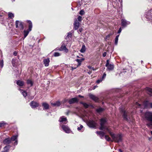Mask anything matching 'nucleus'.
<instances>
[{
    "label": "nucleus",
    "mask_w": 152,
    "mask_h": 152,
    "mask_svg": "<svg viewBox=\"0 0 152 152\" xmlns=\"http://www.w3.org/2000/svg\"><path fill=\"white\" fill-rule=\"evenodd\" d=\"M108 133L111 136L113 141L116 142H119L122 141V136L121 134H115L111 132V130Z\"/></svg>",
    "instance_id": "obj_1"
},
{
    "label": "nucleus",
    "mask_w": 152,
    "mask_h": 152,
    "mask_svg": "<svg viewBox=\"0 0 152 152\" xmlns=\"http://www.w3.org/2000/svg\"><path fill=\"white\" fill-rule=\"evenodd\" d=\"M100 126L99 128L100 130H106L108 132L111 130V129L109 127L105 125L106 122V121L105 119L102 118L100 120Z\"/></svg>",
    "instance_id": "obj_2"
},
{
    "label": "nucleus",
    "mask_w": 152,
    "mask_h": 152,
    "mask_svg": "<svg viewBox=\"0 0 152 152\" xmlns=\"http://www.w3.org/2000/svg\"><path fill=\"white\" fill-rule=\"evenodd\" d=\"M146 120L148 121L147 124V125L149 127L152 126V112H146L145 115Z\"/></svg>",
    "instance_id": "obj_3"
},
{
    "label": "nucleus",
    "mask_w": 152,
    "mask_h": 152,
    "mask_svg": "<svg viewBox=\"0 0 152 152\" xmlns=\"http://www.w3.org/2000/svg\"><path fill=\"white\" fill-rule=\"evenodd\" d=\"M106 66L107 67V69L109 71L112 70L114 68V66L113 64H110L109 60L107 61Z\"/></svg>",
    "instance_id": "obj_4"
},
{
    "label": "nucleus",
    "mask_w": 152,
    "mask_h": 152,
    "mask_svg": "<svg viewBox=\"0 0 152 152\" xmlns=\"http://www.w3.org/2000/svg\"><path fill=\"white\" fill-rule=\"evenodd\" d=\"M16 28H18L20 30H23L24 28V26L23 23L18 20L16 21Z\"/></svg>",
    "instance_id": "obj_5"
},
{
    "label": "nucleus",
    "mask_w": 152,
    "mask_h": 152,
    "mask_svg": "<svg viewBox=\"0 0 152 152\" xmlns=\"http://www.w3.org/2000/svg\"><path fill=\"white\" fill-rule=\"evenodd\" d=\"M97 125V123L93 121H90L88 123V125L90 127L95 128Z\"/></svg>",
    "instance_id": "obj_6"
},
{
    "label": "nucleus",
    "mask_w": 152,
    "mask_h": 152,
    "mask_svg": "<svg viewBox=\"0 0 152 152\" xmlns=\"http://www.w3.org/2000/svg\"><path fill=\"white\" fill-rule=\"evenodd\" d=\"M130 24V22L127 21L126 20L124 19H123L121 20V25L124 27L126 26L127 25H129Z\"/></svg>",
    "instance_id": "obj_7"
},
{
    "label": "nucleus",
    "mask_w": 152,
    "mask_h": 152,
    "mask_svg": "<svg viewBox=\"0 0 152 152\" xmlns=\"http://www.w3.org/2000/svg\"><path fill=\"white\" fill-rule=\"evenodd\" d=\"M63 130L66 133H70L71 132L70 129L66 126L63 125L62 126Z\"/></svg>",
    "instance_id": "obj_8"
},
{
    "label": "nucleus",
    "mask_w": 152,
    "mask_h": 152,
    "mask_svg": "<svg viewBox=\"0 0 152 152\" xmlns=\"http://www.w3.org/2000/svg\"><path fill=\"white\" fill-rule=\"evenodd\" d=\"M121 111L123 113L124 119L127 121H129V118H127V113L126 112L125 110L124 109H121Z\"/></svg>",
    "instance_id": "obj_9"
},
{
    "label": "nucleus",
    "mask_w": 152,
    "mask_h": 152,
    "mask_svg": "<svg viewBox=\"0 0 152 152\" xmlns=\"http://www.w3.org/2000/svg\"><path fill=\"white\" fill-rule=\"evenodd\" d=\"M78 100L76 97L72 98L69 99L68 101V102L70 104H73L75 102H77Z\"/></svg>",
    "instance_id": "obj_10"
},
{
    "label": "nucleus",
    "mask_w": 152,
    "mask_h": 152,
    "mask_svg": "<svg viewBox=\"0 0 152 152\" xmlns=\"http://www.w3.org/2000/svg\"><path fill=\"white\" fill-rule=\"evenodd\" d=\"M60 51H64L65 52L67 53L68 51V50L66 48L65 45L64 44L62 45L60 48L59 49Z\"/></svg>",
    "instance_id": "obj_11"
},
{
    "label": "nucleus",
    "mask_w": 152,
    "mask_h": 152,
    "mask_svg": "<svg viewBox=\"0 0 152 152\" xmlns=\"http://www.w3.org/2000/svg\"><path fill=\"white\" fill-rule=\"evenodd\" d=\"M79 22L77 20V19H75L74 23V29L75 30L77 29L79 27Z\"/></svg>",
    "instance_id": "obj_12"
},
{
    "label": "nucleus",
    "mask_w": 152,
    "mask_h": 152,
    "mask_svg": "<svg viewBox=\"0 0 152 152\" xmlns=\"http://www.w3.org/2000/svg\"><path fill=\"white\" fill-rule=\"evenodd\" d=\"M89 96L91 99L95 102H97L98 100L99 99L98 98L92 94H89Z\"/></svg>",
    "instance_id": "obj_13"
},
{
    "label": "nucleus",
    "mask_w": 152,
    "mask_h": 152,
    "mask_svg": "<svg viewBox=\"0 0 152 152\" xmlns=\"http://www.w3.org/2000/svg\"><path fill=\"white\" fill-rule=\"evenodd\" d=\"M18 136L17 135H15L13 136L11 138V140L12 141H15L14 142V145H17L18 144L17 138Z\"/></svg>",
    "instance_id": "obj_14"
},
{
    "label": "nucleus",
    "mask_w": 152,
    "mask_h": 152,
    "mask_svg": "<svg viewBox=\"0 0 152 152\" xmlns=\"http://www.w3.org/2000/svg\"><path fill=\"white\" fill-rule=\"evenodd\" d=\"M30 106L32 108H35L39 106V104L37 102L32 101L30 103Z\"/></svg>",
    "instance_id": "obj_15"
},
{
    "label": "nucleus",
    "mask_w": 152,
    "mask_h": 152,
    "mask_svg": "<svg viewBox=\"0 0 152 152\" xmlns=\"http://www.w3.org/2000/svg\"><path fill=\"white\" fill-rule=\"evenodd\" d=\"M96 133L99 135L101 139H103V137L104 136L105 137V133L104 132L102 131H97L96 132Z\"/></svg>",
    "instance_id": "obj_16"
},
{
    "label": "nucleus",
    "mask_w": 152,
    "mask_h": 152,
    "mask_svg": "<svg viewBox=\"0 0 152 152\" xmlns=\"http://www.w3.org/2000/svg\"><path fill=\"white\" fill-rule=\"evenodd\" d=\"M150 103L148 101H145L143 103V105L145 108H150Z\"/></svg>",
    "instance_id": "obj_17"
},
{
    "label": "nucleus",
    "mask_w": 152,
    "mask_h": 152,
    "mask_svg": "<svg viewBox=\"0 0 152 152\" xmlns=\"http://www.w3.org/2000/svg\"><path fill=\"white\" fill-rule=\"evenodd\" d=\"M147 93L150 96H152V89L148 87L146 88Z\"/></svg>",
    "instance_id": "obj_18"
},
{
    "label": "nucleus",
    "mask_w": 152,
    "mask_h": 152,
    "mask_svg": "<svg viewBox=\"0 0 152 152\" xmlns=\"http://www.w3.org/2000/svg\"><path fill=\"white\" fill-rule=\"evenodd\" d=\"M59 121L60 122H65V123H64L65 124H66L67 123V119L66 118H64L63 116L61 117L59 120Z\"/></svg>",
    "instance_id": "obj_19"
},
{
    "label": "nucleus",
    "mask_w": 152,
    "mask_h": 152,
    "mask_svg": "<svg viewBox=\"0 0 152 152\" xmlns=\"http://www.w3.org/2000/svg\"><path fill=\"white\" fill-rule=\"evenodd\" d=\"M10 149L9 145H7L4 148L2 152H9Z\"/></svg>",
    "instance_id": "obj_20"
},
{
    "label": "nucleus",
    "mask_w": 152,
    "mask_h": 152,
    "mask_svg": "<svg viewBox=\"0 0 152 152\" xmlns=\"http://www.w3.org/2000/svg\"><path fill=\"white\" fill-rule=\"evenodd\" d=\"M49 62L50 60L49 59H46L44 60V63L45 66H48L49 65Z\"/></svg>",
    "instance_id": "obj_21"
},
{
    "label": "nucleus",
    "mask_w": 152,
    "mask_h": 152,
    "mask_svg": "<svg viewBox=\"0 0 152 152\" xmlns=\"http://www.w3.org/2000/svg\"><path fill=\"white\" fill-rule=\"evenodd\" d=\"M16 83L18 86H22L24 85V82L22 81L18 80L17 81Z\"/></svg>",
    "instance_id": "obj_22"
},
{
    "label": "nucleus",
    "mask_w": 152,
    "mask_h": 152,
    "mask_svg": "<svg viewBox=\"0 0 152 152\" xmlns=\"http://www.w3.org/2000/svg\"><path fill=\"white\" fill-rule=\"evenodd\" d=\"M51 104L54 106H59L61 105V103L59 101H57L54 103H51Z\"/></svg>",
    "instance_id": "obj_23"
},
{
    "label": "nucleus",
    "mask_w": 152,
    "mask_h": 152,
    "mask_svg": "<svg viewBox=\"0 0 152 152\" xmlns=\"http://www.w3.org/2000/svg\"><path fill=\"white\" fill-rule=\"evenodd\" d=\"M27 22L29 24L28 29L29 31H30L31 30V29L32 27V23L31 22L30 20H28Z\"/></svg>",
    "instance_id": "obj_24"
},
{
    "label": "nucleus",
    "mask_w": 152,
    "mask_h": 152,
    "mask_svg": "<svg viewBox=\"0 0 152 152\" xmlns=\"http://www.w3.org/2000/svg\"><path fill=\"white\" fill-rule=\"evenodd\" d=\"M104 137L105 139L107 140V141H111V142H113V139H111L108 135H105Z\"/></svg>",
    "instance_id": "obj_25"
},
{
    "label": "nucleus",
    "mask_w": 152,
    "mask_h": 152,
    "mask_svg": "<svg viewBox=\"0 0 152 152\" xmlns=\"http://www.w3.org/2000/svg\"><path fill=\"white\" fill-rule=\"evenodd\" d=\"M3 143L4 144L7 145L10 143V139L7 138L4 140Z\"/></svg>",
    "instance_id": "obj_26"
},
{
    "label": "nucleus",
    "mask_w": 152,
    "mask_h": 152,
    "mask_svg": "<svg viewBox=\"0 0 152 152\" xmlns=\"http://www.w3.org/2000/svg\"><path fill=\"white\" fill-rule=\"evenodd\" d=\"M42 105L44 107L45 109H48L49 108V105L48 104L46 103H43L42 104Z\"/></svg>",
    "instance_id": "obj_27"
},
{
    "label": "nucleus",
    "mask_w": 152,
    "mask_h": 152,
    "mask_svg": "<svg viewBox=\"0 0 152 152\" xmlns=\"http://www.w3.org/2000/svg\"><path fill=\"white\" fill-rule=\"evenodd\" d=\"M27 83L28 85H29L30 86H32L33 84V82L31 80H27Z\"/></svg>",
    "instance_id": "obj_28"
},
{
    "label": "nucleus",
    "mask_w": 152,
    "mask_h": 152,
    "mask_svg": "<svg viewBox=\"0 0 152 152\" xmlns=\"http://www.w3.org/2000/svg\"><path fill=\"white\" fill-rule=\"evenodd\" d=\"M84 60V59L83 58H82L81 59H77L76 60V61L78 63V64L77 65V66L80 65L82 61H83Z\"/></svg>",
    "instance_id": "obj_29"
},
{
    "label": "nucleus",
    "mask_w": 152,
    "mask_h": 152,
    "mask_svg": "<svg viewBox=\"0 0 152 152\" xmlns=\"http://www.w3.org/2000/svg\"><path fill=\"white\" fill-rule=\"evenodd\" d=\"M86 51V47L85 45L82 46V48L80 50V52L81 53H84Z\"/></svg>",
    "instance_id": "obj_30"
},
{
    "label": "nucleus",
    "mask_w": 152,
    "mask_h": 152,
    "mask_svg": "<svg viewBox=\"0 0 152 152\" xmlns=\"http://www.w3.org/2000/svg\"><path fill=\"white\" fill-rule=\"evenodd\" d=\"M16 60L15 59H13L12 61V65L14 67L16 66Z\"/></svg>",
    "instance_id": "obj_31"
},
{
    "label": "nucleus",
    "mask_w": 152,
    "mask_h": 152,
    "mask_svg": "<svg viewBox=\"0 0 152 152\" xmlns=\"http://www.w3.org/2000/svg\"><path fill=\"white\" fill-rule=\"evenodd\" d=\"M29 31L27 30H24V38H25L28 35Z\"/></svg>",
    "instance_id": "obj_32"
},
{
    "label": "nucleus",
    "mask_w": 152,
    "mask_h": 152,
    "mask_svg": "<svg viewBox=\"0 0 152 152\" xmlns=\"http://www.w3.org/2000/svg\"><path fill=\"white\" fill-rule=\"evenodd\" d=\"M151 13V14H152L151 15V16H150V18H149V19H151V18H152V9H151L150 11H149L147 13V15L148 16Z\"/></svg>",
    "instance_id": "obj_33"
},
{
    "label": "nucleus",
    "mask_w": 152,
    "mask_h": 152,
    "mask_svg": "<svg viewBox=\"0 0 152 152\" xmlns=\"http://www.w3.org/2000/svg\"><path fill=\"white\" fill-rule=\"evenodd\" d=\"M21 92L23 96L26 97L27 95V93L26 92L23 90H22Z\"/></svg>",
    "instance_id": "obj_34"
},
{
    "label": "nucleus",
    "mask_w": 152,
    "mask_h": 152,
    "mask_svg": "<svg viewBox=\"0 0 152 152\" xmlns=\"http://www.w3.org/2000/svg\"><path fill=\"white\" fill-rule=\"evenodd\" d=\"M81 103L83 104V106L86 108H88V105L86 103L81 102Z\"/></svg>",
    "instance_id": "obj_35"
},
{
    "label": "nucleus",
    "mask_w": 152,
    "mask_h": 152,
    "mask_svg": "<svg viewBox=\"0 0 152 152\" xmlns=\"http://www.w3.org/2000/svg\"><path fill=\"white\" fill-rule=\"evenodd\" d=\"M104 110V109L102 108H99L96 110V111L98 112H100Z\"/></svg>",
    "instance_id": "obj_36"
},
{
    "label": "nucleus",
    "mask_w": 152,
    "mask_h": 152,
    "mask_svg": "<svg viewBox=\"0 0 152 152\" xmlns=\"http://www.w3.org/2000/svg\"><path fill=\"white\" fill-rule=\"evenodd\" d=\"M60 55V54L58 52H55L54 53L53 56H54L57 57L59 56Z\"/></svg>",
    "instance_id": "obj_37"
},
{
    "label": "nucleus",
    "mask_w": 152,
    "mask_h": 152,
    "mask_svg": "<svg viewBox=\"0 0 152 152\" xmlns=\"http://www.w3.org/2000/svg\"><path fill=\"white\" fill-rule=\"evenodd\" d=\"M3 60H1L0 61V66L1 68H2L3 66Z\"/></svg>",
    "instance_id": "obj_38"
},
{
    "label": "nucleus",
    "mask_w": 152,
    "mask_h": 152,
    "mask_svg": "<svg viewBox=\"0 0 152 152\" xmlns=\"http://www.w3.org/2000/svg\"><path fill=\"white\" fill-rule=\"evenodd\" d=\"M82 20V17L81 16L79 15L78 17L77 20L79 22L81 21Z\"/></svg>",
    "instance_id": "obj_39"
},
{
    "label": "nucleus",
    "mask_w": 152,
    "mask_h": 152,
    "mask_svg": "<svg viewBox=\"0 0 152 152\" xmlns=\"http://www.w3.org/2000/svg\"><path fill=\"white\" fill-rule=\"evenodd\" d=\"M85 14V12L83 10H82L79 12V14L81 15H83Z\"/></svg>",
    "instance_id": "obj_40"
},
{
    "label": "nucleus",
    "mask_w": 152,
    "mask_h": 152,
    "mask_svg": "<svg viewBox=\"0 0 152 152\" xmlns=\"http://www.w3.org/2000/svg\"><path fill=\"white\" fill-rule=\"evenodd\" d=\"M5 124V123L4 122H0V127H3Z\"/></svg>",
    "instance_id": "obj_41"
},
{
    "label": "nucleus",
    "mask_w": 152,
    "mask_h": 152,
    "mask_svg": "<svg viewBox=\"0 0 152 152\" xmlns=\"http://www.w3.org/2000/svg\"><path fill=\"white\" fill-rule=\"evenodd\" d=\"M72 36V34L71 33V32L68 33L66 37H68V38H69V37H71Z\"/></svg>",
    "instance_id": "obj_42"
},
{
    "label": "nucleus",
    "mask_w": 152,
    "mask_h": 152,
    "mask_svg": "<svg viewBox=\"0 0 152 152\" xmlns=\"http://www.w3.org/2000/svg\"><path fill=\"white\" fill-rule=\"evenodd\" d=\"M83 126L82 125H80V127H78L77 128V130L78 131L80 130L83 128Z\"/></svg>",
    "instance_id": "obj_43"
},
{
    "label": "nucleus",
    "mask_w": 152,
    "mask_h": 152,
    "mask_svg": "<svg viewBox=\"0 0 152 152\" xmlns=\"http://www.w3.org/2000/svg\"><path fill=\"white\" fill-rule=\"evenodd\" d=\"M14 15L13 14L10 13V18H13L14 17Z\"/></svg>",
    "instance_id": "obj_44"
},
{
    "label": "nucleus",
    "mask_w": 152,
    "mask_h": 152,
    "mask_svg": "<svg viewBox=\"0 0 152 152\" xmlns=\"http://www.w3.org/2000/svg\"><path fill=\"white\" fill-rule=\"evenodd\" d=\"M118 38H117L115 37V44L116 45H117L118 43Z\"/></svg>",
    "instance_id": "obj_45"
},
{
    "label": "nucleus",
    "mask_w": 152,
    "mask_h": 152,
    "mask_svg": "<svg viewBox=\"0 0 152 152\" xmlns=\"http://www.w3.org/2000/svg\"><path fill=\"white\" fill-rule=\"evenodd\" d=\"M135 106L136 107H139L140 106V104H139V103H138L137 102H136L135 103Z\"/></svg>",
    "instance_id": "obj_46"
},
{
    "label": "nucleus",
    "mask_w": 152,
    "mask_h": 152,
    "mask_svg": "<svg viewBox=\"0 0 152 152\" xmlns=\"http://www.w3.org/2000/svg\"><path fill=\"white\" fill-rule=\"evenodd\" d=\"M103 79H101L98 80L96 81V83H99L100 82H101L102 81V80Z\"/></svg>",
    "instance_id": "obj_47"
},
{
    "label": "nucleus",
    "mask_w": 152,
    "mask_h": 152,
    "mask_svg": "<svg viewBox=\"0 0 152 152\" xmlns=\"http://www.w3.org/2000/svg\"><path fill=\"white\" fill-rule=\"evenodd\" d=\"M18 53V52L17 51H15L13 52V54L14 56H16Z\"/></svg>",
    "instance_id": "obj_48"
},
{
    "label": "nucleus",
    "mask_w": 152,
    "mask_h": 152,
    "mask_svg": "<svg viewBox=\"0 0 152 152\" xmlns=\"http://www.w3.org/2000/svg\"><path fill=\"white\" fill-rule=\"evenodd\" d=\"M106 74L105 73H104L102 76V79H103L104 78H105V77L106 76Z\"/></svg>",
    "instance_id": "obj_49"
},
{
    "label": "nucleus",
    "mask_w": 152,
    "mask_h": 152,
    "mask_svg": "<svg viewBox=\"0 0 152 152\" xmlns=\"http://www.w3.org/2000/svg\"><path fill=\"white\" fill-rule=\"evenodd\" d=\"M112 35V34H108L106 36V38L107 39L108 38H109L110 37V36H111Z\"/></svg>",
    "instance_id": "obj_50"
},
{
    "label": "nucleus",
    "mask_w": 152,
    "mask_h": 152,
    "mask_svg": "<svg viewBox=\"0 0 152 152\" xmlns=\"http://www.w3.org/2000/svg\"><path fill=\"white\" fill-rule=\"evenodd\" d=\"M106 55V52H104L102 54V56L104 57H105Z\"/></svg>",
    "instance_id": "obj_51"
},
{
    "label": "nucleus",
    "mask_w": 152,
    "mask_h": 152,
    "mask_svg": "<svg viewBox=\"0 0 152 152\" xmlns=\"http://www.w3.org/2000/svg\"><path fill=\"white\" fill-rule=\"evenodd\" d=\"M121 30H122V29H121V28H120L118 31V33H121Z\"/></svg>",
    "instance_id": "obj_52"
},
{
    "label": "nucleus",
    "mask_w": 152,
    "mask_h": 152,
    "mask_svg": "<svg viewBox=\"0 0 152 152\" xmlns=\"http://www.w3.org/2000/svg\"><path fill=\"white\" fill-rule=\"evenodd\" d=\"M78 96L80 98H83L84 96H81L80 95H78Z\"/></svg>",
    "instance_id": "obj_53"
},
{
    "label": "nucleus",
    "mask_w": 152,
    "mask_h": 152,
    "mask_svg": "<svg viewBox=\"0 0 152 152\" xmlns=\"http://www.w3.org/2000/svg\"><path fill=\"white\" fill-rule=\"evenodd\" d=\"M150 108H152V103H150Z\"/></svg>",
    "instance_id": "obj_54"
},
{
    "label": "nucleus",
    "mask_w": 152,
    "mask_h": 152,
    "mask_svg": "<svg viewBox=\"0 0 152 152\" xmlns=\"http://www.w3.org/2000/svg\"><path fill=\"white\" fill-rule=\"evenodd\" d=\"M67 101V99L64 100V102H63L64 103H65Z\"/></svg>",
    "instance_id": "obj_55"
},
{
    "label": "nucleus",
    "mask_w": 152,
    "mask_h": 152,
    "mask_svg": "<svg viewBox=\"0 0 152 152\" xmlns=\"http://www.w3.org/2000/svg\"><path fill=\"white\" fill-rule=\"evenodd\" d=\"M118 151L119 152H122V151L121 149H119Z\"/></svg>",
    "instance_id": "obj_56"
},
{
    "label": "nucleus",
    "mask_w": 152,
    "mask_h": 152,
    "mask_svg": "<svg viewBox=\"0 0 152 152\" xmlns=\"http://www.w3.org/2000/svg\"><path fill=\"white\" fill-rule=\"evenodd\" d=\"M119 36V35H117L116 37V38H118V37Z\"/></svg>",
    "instance_id": "obj_57"
},
{
    "label": "nucleus",
    "mask_w": 152,
    "mask_h": 152,
    "mask_svg": "<svg viewBox=\"0 0 152 152\" xmlns=\"http://www.w3.org/2000/svg\"><path fill=\"white\" fill-rule=\"evenodd\" d=\"M8 18H10V12H8Z\"/></svg>",
    "instance_id": "obj_58"
},
{
    "label": "nucleus",
    "mask_w": 152,
    "mask_h": 152,
    "mask_svg": "<svg viewBox=\"0 0 152 152\" xmlns=\"http://www.w3.org/2000/svg\"><path fill=\"white\" fill-rule=\"evenodd\" d=\"M76 69V68H74L73 67H72V70H73L74 69Z\"/></svg>",
    "instance_id": "obj_59"
},
{
    "label": "nucleus",
    "mask_w": 152,
    "mask_h": 152,
    "mask_svg": "<svg viewBox=\"0 0 152 152\" xmlns=\"http://www.w3.org/2000/svg\"><path fill=\"white\" fill-rule=\"evenodd\" d=\"M2 17V15H0V17Z\"/></svg>",
    "instance_id": "obj_60"
},
{
    "label": "nucleus",
    "mask_w": 152,
    "mask_h": 152,
    "mask_svg": "<svg viewBox=\"0 0 152 152\" xmlns=\"http://www.w3.org/2000/svg\"><path fill=\"white\" fill-rule=\"evenodd\" d=\"M96 86H94V89L95 88V87H96Z\"/></svg>",
    "instance_id": "obj_61"
},
{
    "label": "nucleus",
    "mask_w": 152,
    "mask_h": 152,
    "mask_svg": "<svg viewBox=\"0 0 152 152\" xmlns=\"http://www.w3.org/2000/svg\"><path fill=\"white\" fill-rule=\"evenodd\" d=\"M68 113H67V115H68Z\"/></svg>",
    "instance_id": "obj_62"
},
{
    "label": "nucleus",
    "mask_w": 152,
    "mask_h": 152,
    "mask_svg": "<svg viewBox=\"0 0 152 152\" xmlns=\"http://www.w3.org/2000/svg\"><path fill=\"white\" fill-rule=\"evenodd\" d=\"M150 140V138H149V140Z\"/></svg>",
    "instance_id": "obj_63"
},
{
    "label": "nucleus",
    "mask_w": 152,
    "mask_h": 152,
    "mask_svg": "<svg viewBox=\"0 0 152 152\" xmlns=\"http://www.w3.org/2000/svg\"><path fill=\"white\" fill-rule=\"evenodd\" d=\"M10 144L11 143V141H10Z\"/></svg>",
    "instance_id": "obj_64"
}]
</instances>
